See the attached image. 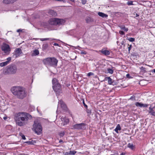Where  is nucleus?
<instances>
[{
	"mask_svg": "<svg viewBox=\"0 0 155 155\" xmlns=\"http://www.w3.org/2000/svg\"><path fill=\"white\" fill-rule=\"evenodd\" d=\"M107 71L108 73L111 74H112L114 72V70L112 69L108 68H107Z\"/></svg>",
	"mask_w": 155,
	"mask_h": 155,
	"instance_id": "26",
	"label": "nucleus"
},
{
	"mask_svg": "<svg viewBox=\"0 0 155 155\" xmlns=\"http://www.w3.org/2000/svg\"><path fill=\"white\" fill-rule=\"evenodd\" d=\"M99 51L101 52L103 54L105 55H108L110 54L109 51L106 50L105 48H103L101 51Z\"/></svg>",
	"mask_w": 155,
	"mask_h": 155,
	"instance_id": "13",
	"label": "nucleus"
},
{
	"mask_svg": "<svg viewBox=\"0 0 155 155\" xmlns=\"http://www.w3.org/2000/svg\"><path fill=\"white\" fill-rule=\"evenodd\" d=\"M128 40L130 42H134L135 41V38H129Z\"/></svg>",
	"mask_w": 155,
	"mask_h": 155,
	"instance_id": "32",
	"label": "nucleus"
},
{
	"mask_svg": "<svg viewBox=\"0 0 155 155\" xmlns=\"http://www.w3.org/2000/svg\"><path fill=\"white\" fill-rule=\"evenodd\" d=\"M54 46H59V45L57 43H54Z\"/></svg>",
	"mask_w": 155,
	"mask_h": 155,
	"instance_id": "45",
	"label": "nucleus"
},
{
	"mask_svg": "<svg viewBox=\"0 0 155 155\" xmlns=\"http://www.w3.org/2000/svg\"><path fill=\"white\" fill-rule=\"evenodd\" d=\"M128 147L131 149H133L134 148V146L133 144L129 143L127 145Z\"/></svg>",
	"mask_w": 155,
	"mask_h": 155,
	"instance_id": "28",
	"label": "nucleus"
},
{
	"mask_svg": "<svg viewBox=\"0 0 155 155\" xmlns=\"http://www.w3.org/2000/svg\"><path fill=\"white\" fill-rule=\"evenodd\" d=\"M1 49L5 53L8 54H9L11 51V48L9 45L5 43H3Z\"/></svg>",
	"mask_w": 155,
	"mask_h": 155,
	"instance_id": "9",
	"label": "nucleus"
},
{
	"mask_svg": "<svg viewBox=\"0 0 155 155\" xmlns=\"http://www.w3.org/2000/svg\"><path fill=\"white\" fill-rule=\"evenodd\" d=\"M55 0L56 1H61V2L63 1V0Z\"/></svg>",
	"mask_w": 155,
	"mask_h": 155,
	"instance_id": "52",
	"label": "nucleus"
},
{
	"mask_svg": "<svg viewBox=\"0 0 155 155\" xmlns=\"http://www.w3.org/2000/svg\"><path fill=\"white\" fill-rule=\"evenodd\" d=\"M125 153H121L120 155H125Z\"/></svg>",
	"mask_w": 155,
	"mask_h": 155,
	"instance_id": "53",
	"label": "nucleus"
},
{
	"mask_svg": "<svg viewBox=\"0 0 155 155\" xmlns=\"http://www.w3.org/2000/svg\"><path fill=\"white\" fill-rule=\"evenodd\" d=\"M33 125V129L36 133L39 135L42 130V128L41 124L39 123H36L35 121Z\"/></svg>",
	"mask_w": 155,
	"mask_h": 155,
	"instance_id": "7",
	"label": "nucleus"
},
{
	"mask_svg": "<svg viewBox=\"0 0 155 155\" xmlns=\"http://www.w3.org/2000/svg\"><path fill=\"white\" fill-rule=\"evenodd\" d=\"M140 69L141 70L140 72L143 73H144L146 72V68L143 66L140 67Z\"/></svg>",
	"mask_w": 155,
	"mask_h": 155,
	"instance_id": "24",
	"label": "nucleus"
},
{
	"mask_svg": "<svg viewBox=\"0 0 155 155\" xmlns=\"http://www.w3.org/2000/svg\"><path fill=\"white\" fill-rule=\"evenodd\" d=\"M98 15L100 16H101L103 18H106L108 16V15H107L105 14L104 13L101 12H98Z\"/></svg>",
	"mask_w": 155,
	"mask_h": 155,
	"instance_id": "18",
	"label": "nucleus"
},
{
	"mask_svg": "<svg viewBox=\"0 0 155 155\" xmlns=\"http://www.w3.org/2000/svg\"><path fill=\"white\" fill-rule=\"evenodd\" d=\"M85 21L87 23L92 22L94 21V19L90 17H87L85 18Z\"/></svg>",
	"mask_w": 155,
	"mask_h": 155,
	"instance_id": "16",
	"label": "nucleus"
},
{
	"mask_svg": "<svg viewBox=\"0 0 155 155\" xmlns=\"http://www.w3.org/2000/svg\"><path fill=\"white\" fill-rule=\"evenodd\" d=\"M153 72L154 73H155V69L153 70Z\"/></svg>",
	"mask_w": 155,
	"mask_h": 155,
	"instance_id": "55",
	"label": "nucleus"
},
{
	"mask_svg": "<svg viewBox=\"0 0 155 155\" xmlns=\"http://www.w3.org/2000/svg\"><path fill=\"white\" fill-rule=\"evenodd\" d=\"M6 61L0 63V66L2 67L7 65L8 63Z\"/></svg>",
	"mask_w": 155,
	"mask_h": 155,
	"instance_id": "25",
	"label": "nucleus"
},
{
	"mask_svg": "<svg viewBox=\"0 0 155 155\" xmlns=\"http://www.w3.org/2000/svg\"><path fill=\"white\" fill-rule=\"evenodd\" d=\"M135 15H136L135 16L136 17H138L139 16V15L138 14H137V13Z\"/></svg>",
	"mask_w": 155,
	"mask_h": 155,
	"instance_id": "49",
	"label": "nucleus"
},
{
	"mask_svg": "<svg viewBox=\"0 0 155 155\" xmlns=\"http://www.w3.org/2000/svg\"><path fill=\"white\" fill-rule=\"evenodd\" d=\"M154 104L155 105L153 107H151V105H150V107L149 109V113L152 116H155V112L154 111V110H153V108H154V107H155V104Z\"/></svg>",
	"mask_w": 155,
	"mask_h": 155,
	"instance_id": "14",
	"label": "nucleus"
},
{
	"mask_svg": "<svg viewBox=\"0 0 155 155\" xmlns=\"http://www.w3.org/2000/svg\"><path fill=\"white\" fill-rule=\"evenodd\" d=\"M94 74L92 72H89V73H88V74H87V76H90L91 75H94Z\"/></svg>",
	"mask_w": 155,
	"mask_h": 155,
	"instance_id": "38",
	"label": "nucleus"
},
{
	"mask_svg": "<svg viewBox=\"0 0 155 155\" xmlns=\"http://www.w3.org/2000/svg\"><path fill=\"white\" fill-rule=\"evenodd\" d=\"M7 118V117H3V119L4 120H6Z\"/></svg>",
	"mask_w": 155,
	"mask_h": 155,
	"instance_id": "48",
	"label": "nucleus"
},
{
	"mask_svg": "<svg viewBox=\"0 0 155 155\" xmlns=\"http://www.w3.org/2000/svg\"><path fill=\"white\" fill-rule=\"evenodd\" d=\"M123 44H124V42H123H123H122V43H121V45H123Z\"/></svg>",
	"mask_w": 155,
	"mask_h": 155,
	"instance_id": "57",
	"label": "nucleus"
},
{
	"mask_svg": "<svg viewBox=\"0 0 155 155\" xmlns=\"http://www.w3.org/2000/svg\"><path fill=\"white\" fill-rule=\"evenodd\" d=\"M14 116V119L16 124L19 126L27 124L29 118L31 117V116L28 113L22 112L15 113Z\"/></svg>",
	"mask_w": 155,
	"mask_h": 155,
	"instance_id": "1",
	"label": "nucleus"
},
{
	"mask_svg": "<svg viewBox=\"0 0 155 155\" xmlns=\"http://www.w3.org/2000/svg\"><path fill=\"white\" fill-rule=\"evenodd\" d=\"M21 31H22V30L20 29H18L17 30V32H21Z\"/></svg>",
	"mask_w": 155,
	"mask_h": 155,
	"instance_id": "46",
	"label": "nucleus"
},
{
	"mask_svg": "<svg viewBox=\"0 0 155 155\" xmlns=\"http://www.w3.org/2000/svg\"><path fill=\"white\" fill-rule=\"evenodd\" d=\"M52 87L54 91L58 93H60L61 91V87L57 79L54 78L52 80Z\"/></svg>",
	"mask_w": 155,
	"mask_h": 155,
	"instance_id": "4",
	"label": "nucleus"
},
{
	"mask_svg": "<svg viewBox=\"0 0 155 155\" xmlns=\"http://www.w3.org/2000/svg\"><path fill=\"white\" fill-rule=\"evenodd\" d=\"M119 33L121 35H124L125 34L124 32L123 31H119Z\"/></svg>",
	"mask_w": 155,
	"mask_h": 155,
	"instance_id": "42",
	"label": "nucleus"
},
{
	"mask_svg": "<svg viewBox=\"0 0 155 155\" xmlns=\"http://www.w3.org/2000/svg\"><path fill=\"white\" fill-rule=\"evenodd\" d=\"M135 96H131L130 98V99H129V100H133V99H134L135 100Z\"/></svg>",
	"mask_w": 155,
	"mask_h": 155,
	"instance_id": "43",
	"label": "nucleus"
},
{
	"mask_svg": "<svg viewBox=\"0 0 155 155\" xmlns=\"http://www.w3.org/2000/svg\"><path fill=\"white\" fill-rule=\"evenodd\" d=\"M81 2L83 5H84L86 4L87 1L86 0H81Z\"/></svg>",
	"mask_w": 155,
	"mask_h": 155,
	"instance_id": "39",
	"label": "nucleus"
},
{
	"mask_svg": "<svg viewBox=\"0 0 155 155\" xmlns=\"http://www.w3.org/2000/svg\"><path fill=\"white\" fill-rule=\"evenodd\" d=\"M28 155L26 154H25V153H23L22 154H18V155Z\"/></svg>",
	"mask_w": 155,
	"mask_h": 155,
	"instance_id": "51",
	"label": "nucleus"
},
{
	"mask_svg": "<svg viewBox=\"0 0 155 155\" xmlns=\"http://www.w3.org/2000/svg\"><path fill=\"white\" fill-rule=\"evenodd\" d=\"M121 29L124 30V31H127L128 30L127 28H126L125 26H122L120 27Z\"/></svg>",
	"mask_w": 155,
	"mask_h": 155,
	"instance_id": "31",
	"label": "nucleus"
},
{
	"mask_svg": "<svg viewBox=\"0 0 155 155\" xmlns=\"http://www.w3.org/2000/svg\"><path fill=\"white\" fill-rule=\"evenodd\" d=\"M133 2L132 1H129L127 3V4L128 5H134V4L133 3Z\"/></svg>",
	"mask_w": 155,
	"mask_h": 155,
	"instance_id": "34",
	"label": "nucleus"
},
{
	"mask_svg": "<svg viewBox=\"0 0 155 155\" xmlns=\"http://www.w3.org/2000/svg\"><path fill=\"white\" fill-rule=\"evenodd\" d=\"M81 54H87V52L85 51H82L81 52Z\"/></svg>",
	"mask_w": 155,
	"mask_h": 155,
	"instance_id": "40",
	"label": "nucleus"
},
{
	"mask_svg": "<svg viewBox=\"0 0 155 155\" xmlns=\"http://www.w3.org/2000/svg\"><path fill=\"white\" fill-rule=\"evenodd\" d=\"M7 61H6L7 62H8V63L9 64L10 61L11 60V57H9L7 58Z\"/></svg>",
	"mask_w": 155,
	"mask_h": 155,
	"instance_id": "41",
	"label": "nucleus"
},
{
	"mask_svg": "<svg viewBox=\"0 0 155 155\" xmlns=\"http://www.w3.org/2000/svg\"><path fill=\"white\" fill-rule=\"evenodd\" d=\"M19 135L21 136L23 140L26 139V138L25 135L22 134V133H19Z\"/></svg>",
	"mask_w": 155,
	"mask_h": 155,
	"instance_id": "33",
	"label": "nucleus"
},
{
	"mask_svg": "<svg viewBox=\"0 0 155 155\" xmlns=\"http://www.w3.org/2000/svg\"><path fill=\"white\" fill-rule=\"evenodd\" d=\"M76 153L75 151H70L69 152L63 153V155H74Z\"/></svg>",
	"mask_w": 155,
	"mask_h": 155,
	"instance_id": "15",
	"label": "nucleus"
},
{
	"mask_svg": "<svg viewBox=\"0 0 155 155\" xmlns=\"http://www.w3.org/2000/svg\"><path fill=\"white\" fill-rule=\"evenodd\" d=\"M121 130V127H120V124H118L117 126L115 128V129L114 130L117 133H118V130Z\"/></svg>",
	"mask_w": 155,
	"mask_h": 155,
	"instance_id": "23",
	"label": "nucleus"
},
{
	"mask_svg": "<svg viewBox=\"0 0 155 155\" xmlns=\"http://www.w3.org/2000/svg\"><path fill=\"white\" fill-rule=\"evenodd\" d=\"M105 79L106 80H108V82L110 84H111L113 83L112 80L110 77H106L105 78Z\"/></svg>",
	"mask_w": 155,
	"mask_h": 155,
	"instance_id": "19",
	"label": "nucleus"
},
{
	"mask_svg": "<svg viewBox=\"0 0 155 155\" xmlns=\"http://www.w3.org/2000/svg\"><path fill=\"white\" fill-rule=\"evenodd\" d=\"M149 105L148 104H142V107H147L148 105Z\"/></svg>",
	"mask_w": 155,
	"mask_h": 155,
	"instance_id": "37",
	"label": "nucleus"
},
{
	"mask_svg": "<svg viewBox=\"0 0 155 155\" xmlns=\"http://www.w3.org/2000/svg\"><path fill=\"white\" fill-rule=\"evenodd\" d=\"M71 128L72 129L84 130L86 129V124L84 123L77 124L73 125Z\"/></svg>",
	"mask_w": 155,
	"mask_h": 155,
	"instance_id": "8",
	"label": "nucleus"
},
{
	"mask_svg": "<svg viewBox=\"0 0 155 155\" xmlns=\"http://www.w3.org/2000/svg\"><path fill=\"white\" fill-rule=\"evenodd\" d=\"M22 53L21 50L20 48H18L15 50L14 55H15V58L19 57Z\"/></svg>",
	"mask_w": 155,
	"mask_h": 155,
	"instance_id": "11",
	"label": "nucleus"
},
{
	"mask_svg": "<svg viewBox=\"0 0 155 155\" xmlns=\"http://www.w3.org/2000/svg\"><path fill=\"white\" fill-rule=\"evenodd\" d=\"M42 62L45 64L46 65L56 66L58 61L54 57L48 58L44 59Z\"/></svg>",
	"mask_w": 155,
	"mask_h": 155,
	"instance_id": "3",
	"label": "nucleus"
},
{
	"mask_svg": "<svg viewBox=\"0 0 155 155\" xmlns=\"http://www.w3.org/2000/svg\"><path fill=\"white\" fill-rule=\"evenodd\" d=\"M59 142L60 143H61V142H62V143H63V140H59Z\"/></svg>",
	"mask_w": 155,
	"mask_h": 155,
	"instance_id": "50",
	"label": "nucleus"
},
{
	"mask_svg": "<svg viewBox=\"0 0 155 155\" xmlns=\"http://www.w3.org/2000/svg\"><path fill=\"white\" fill-rule=\"evenodd\" d=\"M18 0H3L2 3L5 5L12 4L16 2Z\"/></svg>",
	"mask_w": 155,
	"mask_h": 155,
	"instance_id": "12",
	"label": "nucleus"
},
{
	"mask_svg": "<svg viewBox=\"0 0 155 155\" xmlns=\"http://www.w3.org/2000/svg\"><path fill=\"white\" fill-rule=\"evenodd\" d=\"M135 104L137 107H142V103H141L137 102L135 103Z\"/></svg>",
	"mask_w": 155,
	"mask_h": 155,
	"instance_id": "27",
	"label": "nucleus"
},
{
	"mask_svg": "<svg viewBox=\"0 0 155 155\" xmlns=\"http://www.w3.org/2000/svg\"><path fill=\"white\" fill-rule=\"evenodd\" d=\"M64 134H65V133L64 132H61L59 133V135L61 137H63V136H64Z\"/></svg>",
	"mask_w": 155,
	"mask_h": 155,
	"instance_id": "36",
	"label": "nucleus"
},
{
	"mask_svg": "<svg viewBox=\"0 0 155 155\" xmlns=\"http://www.w3.org/2000/svg\"><path fill=\"white\" fill-rule=\"evenodd\" d=\"M126 77L127 78H130V75L129 74H127L126 75Z\"/></svg>",
	"mask_w": 155,
	"mask_h": 155,
	"instance_id": "47",
	"label": "nucleus"
},
{
	"mask_svg": "<svg viewBox=\"0 0 155 155\" xmlns=\"http://www.w3.org/2000/svg\"><path fill=\"white\" fill-rule=\"evenodd\" d=\"M78 47H75V49H77V48Z\"/></svg>",
	"mask_w": 155,
	"mask_h": 155,
	"instance_id": "58",
	"label": "nucleus"
},
{
	"mask_svg": "<svg viewBox=\"0 0 155 155\" xmlns=\"http://www.w3.org/2000/svg\"><path fill=\"white\" fill-rule=\"evenodd\" d=\"M70 1L72 2H74V0H69Z\"/></svg>",
	"mask_w": 155,
	"mask_h": 155,
	"instance_id": "54",
	"label": "nucleus"
},
{
	"mask_svg": "<svg viewBox=\"0 0 155 155\" xmlns=\"http://www.w3.org/2000/svg\"><path fill=\"white\" fill-rule=\"evenodd\" d=\"M58 105L61 106L63 110L66 111H67L68 109L66 104L62 100H60L59 101Z\"/></svg>",
	"mask_w": 155,
	"mask_h": 155,
	"instance_id": "10",
	"label": "nucleus"
},
{
	"mask_svg": "<svg viewBox=\"0 0 155 155\" xmlns=\"http://www.w3.org/2000/svg\"><path fill=\"white\" fill-rule=\"evenodd\" d=\"M61 120L64 121L63 123L62 124L63 125H66L68 123L69 121V119L66 118H62Z\"/></svg>",
	"mask_w": 155,
	"mask_h": 155,
	"instance_id": "17",
	"label": "nucleus"
},
{
	"mask_svg": "<svg viewBox=\"0 0 155 155\" xmlns=\"http://www.w3.org/2000/svg\"><path fill=\"white\" fill-rule=\"evenodd\" d=\"M11 91L14 95L19 99H22L26 96L25 91L21 87H13L11 88Z\"/></svg>",
	"mask_w": 155,
	"mask_h": 155,
	"instance_id": "2",
	"label": "nucleus"
},
{
	"mask_svg": "<svg viewBox=\"0 0 155 155\" xmlns=\"http://www.w3.org/2000/svg\"><path fill=\"white\" fill-rule=\"evenodd\" d=\"M49 13L53 16H55L57 15V14L55 11L53 10H50Z\"/></svg>",
	"mask_w": 155,
	"mask_h": 155,
	"instance_id": "21",
	"label": "nucleus"
},
{
	"mask_svg": "<svg viewBox=\"0 0 155 155\" xmlns=\"http://www.w3.org/2000/svg\"><path fill=\"white\" fill-rule=\"evenodd\" d=\"M33 39H35V38H34ZM37 39V38H36V39Z\"/></svg>",
	"mask_w": 155,
	"mask_h": 155,
	"instance_id": "59",
	"label": "nucleus"
},
{
	"mask_svg": "<svg viewBox=\"0 0 155 155\" xmlns=\"http://www.w3.org/2000/svg\"><path fill=\"white\" fill-rule=\"evenodd\" d=\"M87 112L89 113H91V111H87Z\"/></svg>",
	"mask_w": 155,
	"mask_h": 155,
	"instance_id": "56",
	"label": "nucleus"
},
{
	"mask_svg": "<svg viewBox=\"0 0 155 155\" xmlns=\"http://www.w3.org/2000/svg\"><path fill=\"white\" fill-rule=\"evenodd\" d=\"M25 143L28 144H33L35 143V142L33 141H29L25 142Z\"/></svg>",
	"mask_w": 155,
	"mask_h": 155,
	"instance_id": "29",
	"label": "nucleus"
},
{
	"mask_svg": "<svg viewBox=\"0 0 155 155\" xmlns=\"http://www.w3.org/2000/svg\"><path fill=\"white\" fill-rule=\"evenodd\" d=\"M39 54V51L38 50H35L33 51V53L32 54V56H35L38 55Z\"/></svg>",
	"mask_w": 155,
	"mask_h": 155,
	"instance_id": "20",
	"label": "nucleus"
},
{
	"mask_svg": "<svg viewBox=\"0 0 155 155\" xmlns=\"http://www.w3.org/2000/svg\"><path fill=\"white\" fill-rule=\"evenodd\" d=\"M17 68L15 64H11L8 66L6 73L9 74H14L16 73Z\"/></svg>",
	"mask_w": 155,
	"mask_h": 155,
	"instance_id": "6",
	"label": "nucleus"
},
{
	"mask_svg": "<svg viewBox=\"0 0 155 155\" xmlns=\"http://www.w3.org/2000/svg\"><path fill=\"white\" fill-rule=\"evenodd\" d=\"M48 44L43 45L42 47L43 49L44 50H46L48 48Z\"/></svg>",
	"mask_w": 155,
	"mask_h": 155,
	"instance_id": "30",
	"label": "nucleus"
},
{
	"mask_svg": "<svg viewBox=\"0 0 155 155\" xmlns=\"http://www.w3.org/2000/svg\"><path fill=\"white\" fill-rule=\"evenodd\" d=\"M83 104L84 105V107L86 108H87V105H86L84 103V101H83Z\"/></svg>",
	"mask_w": 155,
	"mask_h": 155,
	"instance_id": "44",
	"label": "nucleus"
},
{
	"mask_svg": "<svg viewBox=\"0 0 155 155\" xmlns=\"http://www.w3.org/2000/svg\"><path fill=\"white\" fill-rule=\"evenodd\" d=\"M128 46H129V47H128V51H129V53H130V50L131 49V48H132V45H128Z\"/></svg>",
	"mask_w": 155,
	"mask_h": 155,
	"instance_id": "35",
	"label": "nucleus"
},
{
	"mask_svg": "<svg viewBox=\"0 0 155 155\" xmlns=\"http://www.w3.org/2000/svg\"><path fill=\"white\" fill-rule=\"evenodd\" d=\"M65 22L64 20L57 18H52L49 21V24L52 25H62Z\"/></svg>",
	"mask_w": 155,
	"mask_h": 155,
	"instance_id": "5",
	"label": "nucleus"
},
{
	"mask_svg": "<svg viewBox=\"0 0 155 155\" xmlns=\"http://www.w3.org/2000/svg\"><path fill=\"white\" fill-rule=\"evenodd\" d=\"M54 40V39L53 38H41L40 39V40L41 41H47V40H49L51 41H52L53 40Z\"/></svg>",
	"mask_w": 155,
	"mask_h": 155,
	"instance_id": "22",
	"label": "nucleus"
}]
</instances>
